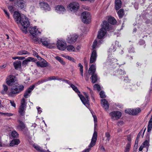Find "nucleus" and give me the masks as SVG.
Listing matches in <instances>:
<instances>
[{
    "label": "nucleus",
    "mask_w": 152,
    "mask_h": 152,
    "mask_svg": "<svg viewBox=\"0 0 152 152\" xmlns=\"http://www.w3.org/2000/svg\"><path fill=\"white\" fill-rule=\"evenodd\" d=\"M14 18L17 23H20L24 30L22 31L25 33H27V29L30 25V22L28 19L26 18H21L20 15L18 12H15L14 14Z\"/></svg>",
    "instance_id": "1"
},
{
    "label": "nucleus",
    "mask_w": 152,
    "mask_h": 152,
    "mask_svg": "<svg viewBox=\"0 0 152 152\" xmlns=\"http://www.w3.org/2000/svg\"><path fill=\"white\" fill-rule=\"evenodd\" d=\"M24 86L22 85H20L17 83H15L10 89V92L8 95L10 97H13L18 94L21 91H23Z\"/></svg>",
    "instance_id": "2"
},
{
    "label": "nucleus",
    "mask_w": 152,
    "mask_h": 152,
    "mask_svg": "<svg viewBox=\"0 0 152 152\" xmlns=\"http://www.w3.org/2000/svg\"><path fill=\"white\" fill-rule=\"evenodd\" d=\"M110 25L107 21H103L102 28L100 29L98 32L97 38L99 39L103 38L106 34V30H110Z\"/></svg>",
    "instance_id": "3"
},
{
    "label": "nucleus",
    "mask_w": 152,
    "mask_h": 152,
    "mask_svg": "<svg viewBox=\"0 0 152 152\" xmlns=\"http://www.w3.org/2000/svg\"><path fill=\"white\" fill-rule=\"evenodd\" d=\"M96 71L95 65L92 64L89 68L88 71L89 75H92L90 79L91 80V82L93 83H96L98 79L97 75L95 73Z\"/></svg>",
    "instance_id": "4"
},
{
    "label": "nucleus",
    "mask_w": 152,
    "mask_h": 152,
    "mask_svg": "<svg viewBox=\"0 0 152 152\" xmlns=\"http://www.w3.org/2000/svg\"><path fill=\"white\" fill-rule=\"evenodd\" d=\"M82 20L84 23H88L90 22L91 16L87 12H84L81 14Z\"/></svg>",
    "instance_id": "5"
},
{
    "label": "nucleus",
    "mask_w": 152,
    "mask_h": 152,
    "mask_svg": "<svg viewBox=\"0 0 152 152\" xmlns=\"http://www.w3.org/2000/svg\"><path fill=\"white\" fill-rule=\"evenodd\" d=\"M79 7V4L77 2H72L70 3L67 7L68 9L71 11L74 12H76L78 10Z\"/></svg>",
    "instance_id": "6"
},
{
    "label": "nucleus",
    "mask_w": 152,
    "mask_h": 152,
    "mask_svg": "<svg viewBox=\"0 0 152 152\" xmlns=\"http://www.w3.org/2000/svg\"><path fill=\"white\" fill-rule=\"evenodd\" d=\"M26 108L25 100L24 98H23L21 101V105L18 110V112L20 115L23 116L24 115Z\"/></svg>",
    "instance_id": "7"
},
{
    "label": "nucleus",
    "mask_w": 152,
    "mask_h": 152,
    "mask_svg": "<svg viewBox=\"0 0 152 152\" xmlns=\"http://www.w3.org/2000/svg\"><path fill=\"white\" fill-rule=\"evenodd\" d=\"M86 99L82 94H78L81 101L88 108L89 107L90 103L89 100V97L88 95L86 93H84Z\"/></svg>",
    "instance_id": "8"
},
{
    "label": "nucleus",
    "mask_w": 152,
    "mask_h": 152,
    "mask_svg": "<svg viewBox=\"0 0 152 152\" xmlns=\"http://www.w3.org/2000/svg\"><path fill=\"white\" fill-rule=\"evenodd\" d=\"M109 115L111 117V119L115 120L119 119L121 116L122 113L119 111H114L110 113Z\"/></svg>",
    "instance_id": "9"
},
{
    "label": "nucleus",
    "mask_w": 152,
    "mask_h": 152,
    "mask_svg": "<svg viewBox=\"0 0 152 152\" xmlns=\"http://www.w3.org/2000/svg\"><path fill=\"white\" fill-rule=\"evenodd\" d=\"M17 80L15 77L12 75H9L6 79V83L9 86L14 85Z\"/></svg>",
    "instance_id": "10"
},
{
    "label": "nucleus",
    "mask_w": 152,
    "mask_h": 152,
    "mask_svg": "<svg viewBox=\"0 0 152 152\" xmlns=\"http://www.w3.org/2000/svg\"><path fill=\"white\" fill-rule=\"evenodd\" d=\"M66 44L62 41L59 40L57 41V46L58 48L60 50L63 51L65 50Z\"/></svg>",
    "instance_id": "11"
},
{
    "label": "nucleus",
    "mask_w": 152,
    "mask_h": 152,
    "mask_svg": "<svg viewBox=\"0 0 152 152\" xmlns=\"http://www.w3.org/2000/svg\"><path fill=\"white\" fill-rule=\"evenodd\" d=\"M141 111L140 108L136 109H128L125 110L126 113L129 115H137L138 113Z\"/></svg>",
    "instance_id": "12"
},
{
    "label": "nucleus",
    "mask_w": 152,
    "mask_h": 152,
    "mask_svg": "<svg viewBox=\"0 0 152 152\" xmlns=\"http://www.w3.org/2000/svg\"><path fill=\"white\" fill-rule=\"evenodd\" d=\"M78 37L77 35L75 34L70 35L68 36L67 39V42L70 44H72L75 42Z\"/></svg>",
    "instance_id": "13"
},
{
    "label": "nucleus",
    "mask_w": 152,
    "mask_h": 152,
    "mask_svg": "<svg viewBox=\"0 0 152 152\" xmlns=\"http://www.w3.org/2000/svg\"><path fill=\"white\" fill-rule=\"evenodd\" d=\"M97 138V132L96 131H94L91 139V143L88 146V147L89 148H91L92 147L95 145Z\"/></svg>",
    "instance_id": "14"
},
{
    "label": "nucleus",
    "mask_w": 152,
    "mask_h": 152,
    "mask_svg": "<svg viewBox=\"0 0 152 152\" xmlns=\"http://www.w3.org/2000/svg\"><path fill=\"white\" fill-rule=\"evenodd\" d=\"M35 87L34 85H32L30 86L25 91L24 94V96L26 98H27L30 96L31 93L34 89Z\"/></svg>",
    "instance_id": "15"
},
{
    "label": "nucleus",
    "mask_w": 152,
    "mask_h": 152,
    "mask_svg": "<svg viewBox=\"0 0 152 152\" xmlns=\"http://www.w3.org/2000/svg\"><path fill=\"white\" fill-rule=\"evenodd\" d=\"M29 30L30 34L32 35L33 36H34L38 35L40 33V32L37 28L36 26L30 27L29 28Z\"/></svg>",
    "instance_id": "16"
},
{
    "label": "nucleus",
    "mask_w": 152,
    "mask_h": 152,
    "mask_svg": "<svg viewBox=\"0 0 152 152\" xmlns=\"http://www.w3.org/2000/svg\"><path fill=\"white\" fill-rule=\"evenodd\" d=\"M97 58V54L95 50H94L91 53L90 58V63H94L96 61Z\"/></svg>",
    "instance_id": "17"
},
{
    "label": "nucleus",
    "mask_w": 152,
    "mask_h": 152,
    "mask_svg": "<svg viewBox=\"0 0 152 152\" xmlns=\"http://www.w3.org/2000/svg\"><path fill=\"white\" fill-rule=\"evenodd\" d=\"M38 66L41 67H45L48 66V63L44 59L42 61H37L36 63Z\"/></svg>",
    "instance_id": "18"
},
{
    "label": "nucleus",
    "mask_w": 152,
    "mask_h": 152,
    "mask_svg": "<svg viewBox=\"0 0 152 152\" xmlns=\"http://www.w3.org/2000/svg\"><path fill=\"white\" fill-rule=\"evenodd\" d=\"M26 3L25 0H18L16 2V4L19 9H22L24 7Z\"/></svg>",
    "instance_id": "19"
},
{
    "label": "nucleus",
    "mask_w": 152,
    "mask_h": 152,
    "mask_svg": "<svg viewBox=\"0 0 152 152\" xmlns=\"http://www.w3.org/2000/svg\"><path fill=\"white\" fill-rule=\"evenodd\" d=\"M101 104L102 107L105 110H107L109 108V104L108 102L105 99L101 100Z\"/></svg>",
    "instance_id": "20"
},
{
    "label": "nucleus",
    "mask_w": 152,
    "mask_h": 152,
    "mask_svg": "<svg viewBox=\"0 0 152 152\" xmlns=\"http://www.w3.org/2000/svg\"><path fill=\"white\" fill-rule=\"evenodd\" d=\"M56 10L59 14H63L64 12L66 11L65 8L63 6L61 5L57 6L56 8Z\"/></svg>",
    "instance_id": "21"
},
{
    "label": "nucleus",
    "mask_w": 152,
    "mask_h": 152,
    "mask_svg": "<svg viewBox=\"0 0 152 152\" xmlns=\"http://www.w3.org/2000/svg\"><path fill=\"white\" fill-rule=\"evenodd\" d=\"M40 7L44 10H49L50 7L48 4L44 2H41L39 3Z\"/></svg>",
    "instance_id": "22"
},
{
    "label": "nucleus",
    "mask_w": 152,
    "mask_h": 152,
    "mask_svg": "<svg viewBox=\"0 0 152 152\" xmlns=\"http://www.w3.org/2000/svg\"><path fill=\"white\" fill-rule=\"evenodd\" d=\"M36 60V59H34L32 57H28L27 58V59L23 61L22 62V64L23 65L26 66L28 62L30 61L34 62Z\"/></svg>",
    "instance_id": "23"
},
{
    "label": "nucleus",
    "mask_w": 152,
    "mask_h": 152,
    "mask_svg": "<svg viewBox=\"0 0 152 152\" xmlns=\"http://www.w3.org/2000/svg\"><path fill=\"white\" fill-rule=\"evenodd\" d=\"M18 121L20 125L17 126V129L22 131L25 128V125L22 121L19 120Z\"/></svg>",
    "instance_id": "24"
},
{
    "label": "nucleus",
    "mask_w": 152,
    "mask_h": 152,
    "mask_svg": "<svg viewBox=\"0 0 152 152\" xmlns=\"http://www.w3.org/2000/svg\"><path fill=\"white\" fill-rule=\"evenodd\" d=\"M41 42L44 46L46 47H48L50 44V42L48 40L47 38L41 39Z\"/></svg>",
    "instance_id": "25"
},
{
    "label": "nucleus",
    "mask_w": 152,
    "mask_h": 152,
    "mask_svg": "<svg viewBox=\"0 0 152 152\" xmlns=\"http://www.w3.org/2000/svg\"><path fill=\"white\" fill-rule=\"evenodd\" d=\"M115 3L116 10H119L121 8L122 5V2L121 0H115Z\"/></svg>",
    "instance_id": "26"
},
{
    "label": "nucleus",
    "mask_w": 152,
    "mask_h": 152,
    "mask_svg": "<svg viewBox=\"0 0 152 152\" xmlns=\"http://www.w3.org/2000/svg\"><path fill=\"white\" fill-rule=\"evenodd\" d=\"M13 65L16 69L20 68L21 66V62L20 61H16L13 63Z\"/></svg>",
    "instance_id": "27"
},
{
    "label": "nucleus",
    "mask_w": 152,
    "mask_h": 152,
    "mask_svg": "<svg viewBox=\"0 0 152 152\" xmlns=\"http://www.w3.org/2000/svg\"><path fill=\"white\" fill-rule=\"evenodd\" d=\"M20 142L18 139H14L10 142V145L11 146H13L15 145H18Z\"/></svg>",
    "instance_id": "28"
},
{
    "label": "nucleus",
    "mask_w": 152,
    "mask_h": 152,
    "mask_svg": "<svg viewBox=\"0 0 152 152\" xmlns=\"http://www.w3.org/2000/svg\"><path fill=\"white\" fill-rule=\"evenodd\" d=\"M33 146L35 149L38 151L40 152H46V151L45 150L43 149L38 145L34 144L33 145Z\"/></svg>",
    "instance_id": "29"
},
{
    "label": "nucleus",
    "mask_w": 152,
    "mask_h": 152,
    "mask_svg": "<svg viewBox=\"0 0 152 152\" xmlns=\"http://www.w3.org/2000/svg\"><path fill=\"white\" fill-rule=\"evenodd\" d=\"M17 54L18 55H22L27 54L29 55L30 53L26 50H21L18 52Z\"/></svg>",
    "instance_id": "30"
},
{
    "label": "nucleus",
    "mask_w": 152,
    "mask_h": 152,
    "mask_svg": "<svg viewBox=\"0 0 152 152\" xmlns=\"http://www.w3.org/2000/svg\"><path fill=\"white\" fill-rule=\"evenodd\" d=\"M3 89L1 91V93L3 94H5L7 93V91L8 90V87L7 86L5 85H3Z\"/></svg>",
    "instance_id": "31"
},
{
    "label": "nucleus",
    "mask_w": 152,
    "mask_h": 152,
    "mask_svg": "<svg viewBox=\"0 0 152 152\" xmlns=\"http://www.w3.org/2000/svg\"><path fill=\"white\" fill-rule=\"evenodd\" d=\"M152 129V116L149 120L148 127L147 131L148 132H150Z\"/></svg>",
    "instance_id": "32"
},
{
    "label": "nucleus",
    "mask_w": 152,
    "mask_h": 152,
    "mask_svg": "<svg viewBox=\"0 0 152 152\" xmlns=\"http://www.w3.org/2000/svg\"><path fill=\"white\" fill-rule=\"evenodd\" d=\"M131 145L130 142H128L126 145L124 152H129Z\"/></svg>",
    "instance_id": "33"
},
{
    "label": "nucleus",
    "mask_w": 152,
    "mask_h": 152,
    "mask_svg": "<svg viewBox=\"0 0 152 152\" xmlns=\"http://www.w3.org/2000/svg\"><path fill=\"white\" fill-rule=\"evenodd\" d=\"M124 12L123 9H121L118 12V14L120 18H122L124 15Z\"/></svg>",
    "instance_id": "34"
},
{
    "label": "nucleus",
    "mask_w": 152,
    "mask_h": 152,
    "mask_svg": "<svg viewBox=\"0 0 152 152\" xmlns=\"http://www.w3.org/2000/svg\"><path fill=\"white\" fill-rule=\"evenodd\" d=\"M70 87L75 92L78 94H80V91L78 90L77 87L74 85L72 84H71Z\"/></svg>",
    "instance_id": "35"
},
{
    "label": "nucleus",
    "mask_w": 152,
    "mask_h": 152,
    "mask_svg": "<svg viewBox=\"0 0 152 152\" xmlns=\"http://www.w3.org/2000/svg\"><path fill=\"white\" fill-rule=\"evenodd\" d=\"M108 23L112 24H114L116 23V21L115 19L112 17H109L108 20Z\"/></svg>",
    "instance_id": "36"
},
{
    "label": "nucleus",
    "mask_w": 152,
    "mask_h": 152,
    "mask_svg": "<svg viewBox=\"0 0 152 152\" xmlns=\"http://www.w3.org/2000/svg\"><path fill=\"white\" fill-rule=\"evenodd\" d=\"M66 48L69 52H73L75 51V48L72 45H69L67 46H66Z\"/></svg>",
    "instance_id": "37"
},
{
    "label": "nucleus",
    "mask_w": 152,
    "mask_h": 152,
    "mask_svg": "<svg viewBox=\"0 0 152 152\" xmlns=\"http://www.w3.org/2000/svg\"><path fill=\"white\" fill-rule=\"evenodd\" d=\"M11 135L13 138H17L18 137V134L15 131H13L12 132Z\"/></svg>",
    "instance_id": "38"
},
{
    "label": "nucleus",
    "mask_w": 152,
    "mask_h": 152,
    "mask_svg": "<svg viewBox=\"0 0 152 152\" xmlns=\"http://www.w3.org/2000/svg\"><path fill=\"white\" fill-rule=\"evenodd\" d=\"M33 37L32 38V40L34 41L36 43L40 44L41 43V39H39L34 36H33Z\"/></svg>",
    "instance_id": "39"
},
{
    "label": "nucleus",
    "mask_w": 152,
    "mask_h": 152,
    "mask_svg": "<svg viewBox=\"0 0 152 152\" xmlns=\"http://www.w3.org/2000/svg\"><path fill=\"white\" fill-rule=\"evenodd\" d=\"M94 90H97L98 91H100L101 90L99 85L97 84H96L94 85Z\"/></svg>",
    "instance_id": "40"
},
{
    "label": "nucleus",
    "mask_w": 152,
    "mask_h": 152,
    "mask_svg": "<svg viewBox=\"0 0 152 152\" xmlns=\"http://www.w3.org/2000/svg\"><path fill=\"white\" fill-rule=\"evenodd\" d=\"M117 72L118 74L120 75H124L126 74V72L124 70L121 69H118Z\"/></svg>",
    "instance_id": "41"
},
{
    "label": "nucleus",
    "mask_w": 152,
    "mask_h": 152,
    "mask_svg": "<svg viewBox=\"0 0 152 152\" xmlns=\"http://www.w3.org/2000/svg\"><path fill=\"white\" fill-rule=\"evenodd\" d=\"M56 58L58 61H59L62 64L64 65L65 64V62L63 61L61 57L59 56H57L56 57Z\"/></svg>",
    "instance_id": "42"
},
{
    "label": "nucleus",
    "mask_w": 152,
    "mask_h": 152,
    "mask_svg": "<svg viewBox=\"0 0 152 152\" xmlns=\"http://www.w3.org/2000/svg\"><path fill=\"white\" fill-rule=\"evenodd\" d=\"M105 136L107 137L106 141H109L110 139V133L108 132H106L105 134Z\"/></svg>",
    "instance_id": "43"
},
{
    "label": "nucleus",
    "mask_w": 152,
    "mask_h": 152,
    "mask_svg": "<svg viewBox=\"0 0 152 152\" xmlns=\"http://www.w3.org/2000/svg\"><path fill=\"white\" fill-rule=\"evenodd\" d=\"M66 58L67 59H68L69 60L71 61L74 62H75V60L72 57L69 56H66Z\"/></svg>",
    "instance_id": "44"
},
{
    "label": "nucleus",
    "mask_w": 152,
    "mask_h": 152,
    "mask_svg": "<svg viewBox=\"0 0 152 152\" xmlns=\"http://www.w3.org/2000/svg\"><path fill=\"white\" fill-rule=\"evenodd\" d=\"M128 51L129 53H134L135 52L134 48L133 47H131L128 49Z\"/></svg>",
    "instance_id": "45"
},
{
    "label": "nucleus",
    "mask_w": 152,
    "mask_h": 152,
    "mask_svg": "<svg viewBox=\"0 0 152 152\" xmlns=\"http://www.w3.org/2000/svg\"><path fill=\"white\" fill-rule=\"evenodd\" d=\"M99 95L100 97L101 98H104L106 97L105 93L103 91H101L100 92Z\"/></svg>",
    "instance_id": "46"
},
{
    "label": "nucleus",
    "mask_w": 152,
    "mask_h": 152,
    "mask_svg": "<svg viewBox=\"0 0 152 152\" xmlns=\"http://www.w3.org/2000/svg\"><path fill=\"white\" fill-rule=\"evenodd\" d=\"M97 44V42L96 40H95L93 43V45L92 46V48L93 49H94L96 47V45Z\"/></svg>",
    "instance_id": "47"
},
{
    "label": "nucleus",
    "mask_w": 152,
    "mask_h": 152,
    "mask_svg": "<svg viewBox=\"0 0 152 152\" xmlns=\"http://www.w3.org/2000/svg\"><path fill=\"white\" fill-rule=\"evenodd\" d=\"M48 80H57L56 77L53 76H51L49 77L48 78Z\"/></svg>",
    "instance_id": "48"
},
{
    "label": "nucleus",
    "mask_w": 152,
    "mask_h": 152,
    "mask_svg": "<svg viewBox=\"0 0 152 152\" xmlns=\"http://www.w3.org/2000/svg\"><path fill=\"white\" fill-rule=\"evenodd\" d=\"M148 142L147 140L145 141L142 143V145L144 147H146L148 145Z\"/></svg>",
    "instance_id": "49"
},
{
    "label": "nucleus",
    "mask_w": 152,
    "mask_h": 152,
    "mask_svg": "<svg viewBox=\"0 0 152 152\" xmlns=\"http://www.w3.org/2000/svg\"><path fill=\"white\" fill-rule=\"evenodd\" d=\"M8 9L11 12H12L13 11V7L12 6H8Z\"/></svg>",
    "instance_id": "50"
},
{
    "label": "nucleus",
    "mask_w": 152,
    "mask_h": 152,
    "mask_svg": "<svg viewBox=\"0 0 152 152\" xmlns=\"http://www.w3.org/2000/svg\"><path fill=\"white\" fill-rule=\"evenodd\" d=\"M78 66L80 67V72L82 71H83V66L80 63H79L78 64Z\"/></svg>",
    "instance_id": "51"
},
{
    "label": "nucleus",
    "mask_w": 152,
    "mask_h": 152,
    "mask_svg": "<svg viewBox=\"0 0 152 152\" xmlns=\"http://www.w3.org/2000/svg\"><path fill=\"white\" fill-rule=\"evenodd\" d=\"M78 66L80 67V72L82 71H83V66L80 63H79L78 64Z\"/></svg>",
    "instance_id": "52"
},
{
    "label": "nucleus",
    "mask_w": 152,
    "mask_h": 152,
    "mask_svg": "<svg viewBox=\"0 0 152 152\" xmlns=\"http://www.w3.org/2000/svg\"><path fill=\"white\" fill-rule=\"evenodd\" d=\"M10 103L11 104V105L12 106H13V107H16V104L15 103L14 101H11V100H10Z\"/></svg>",
    "instance_id": "53"
},
{
    "label": "nucleus",
    "mask_w": 152,
    "mask_h": 152,
    "mask_svg": "<svg viewBox=\"0 0 152 152\" xmlns=\"http://www.w3.org/2000/svg\"><path fill=\"white\" fill-rule=\"evenodd\" d=\"M4 12L5 14L7 16V18L9 19L10 18V15H9V13L8 12L7 10H5L4 9Z\"/></svg>",
    "instance_id": "54"
},
{
    "label": "nucleus",
    "mask_w": 152,
    "mask_h": 152,
    "mask_svg": "<svg viewBox=\"0 0 152 152\" xmlns=\"http://www.w3.org/2000/svg\"><path fill=\"white\" fill-rule=\"evenodd\" d=\"M94 118V121L95 123L97 122V118L96 116L95 115H93L92 114ZM96 125V124H95V125Z\"/></svg>",
    "instance_id": "55"
},
{
    "label": "nucleus",
    "mask_w": 152,
    "mask_h": 152,
    "mask_svg": "<svg viewBox=\"0 0 152 152\" xmlns=\"http://www.w3.org/2000/svg\"><path fill=\"white\" fill-rule=\"evenodd\" d=\"M4 115L7 116H12L13 115L11 113H4Z\"/></svg>",
    "instance_id": "56"
},
{
    "label": "nucleus",
    "mask_w": 152,
    "mask_h": 152,
    "mask_svg": "<svg viewBox=\"0 0 152 152\" xmlns=\"http://www.w3.org/2000/svg\"><path fill=\"white\" fill-rule=\"evenodd\" d=\"M127 140L128 141V142H131V138L130 135H129L127 136Z\"/></svg>",
    "instance_id": "57"
},
{
    "label": "nucleus",
    "mask_w": 152,
    "mask_h": 152,
    "mask_svg": "<svg viewBox=\"0 0 152 152\" xmlns=\"http://www.w3.org/2000/svg\"><path fill=\"white\" fill-rule=\"evenodd\" d=\"M124 124V122L123 121H120L118 122L117 125L119 126H121Z\"/></svg>",
    "instance_id": "58"
},
{
    "label": "nucleus",
    "mask_w": 152,
    "mask_h": 152,
    "mask_svg": "<svg viewBox=\"0 0 152 152\" xmlns=\"http://www.w3.org/2000/svg\"><path fill=\"white\" fill-rule=\"evenodd\" d=\"M44 82L43 81V80L42 79H41V80H39L37 82V85H39L41 83H42Z\"/></svg>",
    "instance_id": "59"
},
{
    "label": "nucleus",
    "mask_w": 152,
    "mask_h": 152,
    "mask_svg": "<svg viewBox=\"0 0 152 152\" xmlns=\"http://www.w3.org/2000/svg\"><path fill=\"white\" fill-rule=\"evenodd\" d=\"M91 149L90 148H87L84 150L82 152H89L90 151Z\"/></svg>",
    "instance_id": "60"
},
{
    "label": "nucleus",
    "mask_w": 152,
    "mask_h": 152,
    "mask_svg": "<svg viewBox=\"0 0 152 152\" xmlns=\"http://www.w3.org/2000/svg\"><path fill=\"white\" fill-rule=\"evenodd\" d=\"M37 109L38 112L39 113H41L42 112V110H41V108L39 107H37Z\"/></svg>",
    "instance_id": "61"
},
{
    "label": "nucleus",
    "mask_w": 152,
    "mask_h": 152,
    "mask_svg": "<svg viewBox=\"0 0 152 152\" xmlns=\"http://www.w3.org/2000/svg\"><path fill=\"white\" fill-rule=\"evenodd\" d=\"M33 55L35 56H36L38 55V53L34 50L33 51Z\"/></svg>",
    "instance_id": "62"
},
{
    "label": "nucleus",
    "mask_w": 152,
    "mask_h": 152,
    "mask_svg": "<svg viewBox=\"0 0 152 152\" xmlns=\"http://www.w3.org/2000/svg\"><path fill=\"white\" fill-rule=\"evenodd\" d=\"M85 80H87V81L88 80V79H89V75L87 74L85 76Z\"/></svg>",
    "instance_id": "63"
},
{
    "label": "nucleus",
    "mask_w": 152,
    "mask_h": 152,
    "mask_svg": "<svg viewBox=\"0 0 152 152\" xmlns=\"http://www.w3.org/2000/svg\"><path fill=\"white\" fill-rule=\"evenodd\" d=\"M144 147V146H143L142 145L139 148V150L140 151H141L143 149V148Z\"/></svg>",
    "instance_id": "64"
}]
</instances>
